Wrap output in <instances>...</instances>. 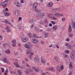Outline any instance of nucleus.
I'll return each mask as SVG.
<instances>
[{
	"instance_id": "nucleus-1",
	"label": "nucleus",
	"mask_w": 75,
	"mask_h": 75,
	"mask_svg": "<svg viewBox=\"0 0 75 75\" xmlns=\"http://www.w3.org/2000/svg\"><path fill=\"white\" fill-rule=\"evenodd\" d=\"M38 6V4H37V3H35L33 6V9L35 12H36V13H39L40 12V10L36 8H37V7Z\"/></svg>"
},
{
	"instance_id": "nucleus-2",
	"label": "nucleus",
	"mask_w": 75,
	"mask_h": 75,
	"mask_svg": "<svg viewBox=\"0 0 75 75\" xmlns=\"http://www.w3.org/2000/svg\"><path fill=\"white\" fill-rule=\"evenodd\" d=\"M27 44H28L27 43H25L24 45L25 47L26 48H30V47H32V45L29 42H28Z\"/></svg>"
},
{
	"instance_id": "nucleus-3",
	"label": "nucleus",
	"mask_w": 75,
	"mask_h": 75,
	"mask_svg": "<svg viewBox=\"0 0 75 75\" xmlns=\"http://www.w3.org/2000/svg\"><path fill=\"white\" fill-rule=\"evenodd\" d=\"M75 56V52L74 51H73L71 52L70 55V58H74Z\"/></svg>"
},
{
	"instance_id": "nucleus-4",
	"label": "nucleus",
	"mask_w": 75,
	"mask_h": 75,
	"mask_svg": "<svg viewBox=\"0 0 75 75\" xmlns=\"http://www.w3.org/2000/svg\"><path fill=\"white\" fill-rule=\"evenodd\" d=\"M21 40L23 42H26L28 41V38H21Z\"/></svg>"
},
{
	"instance_id": "nucleus-5",
	"label": "nucleus",
	"mask_w": 75,
	"mask_h": 75,
	"mask_svg": "<svg viewBox=\"0 0 75 75\" xmlns=\"http://www.w3.org/2000/svg\"><path fill=\"white\" fill-rule=\"evenodd\" d=\"M14 64L17 68H21L22 69H24V67H20V66L19 65V64L17 63V62H14Z\"/></svg>"
},
{
	"instance_id": "nucleus-6",
	"label": "nucleus",
	"mask_w": 75,
	"mask_h": 75,
	"mask_svg": "<svg viewBox=\"0 0 75 75\" xmlns=\"http://www.w3.org/2000/svg\"><path fill=\"white\" fill-rule=\"evenodd\" d=\"M33 70L31 69H26V71H25V74L26 75H28L29 73H30V72H32Z\"/></svg>"
},
{
	"instance_id": "nucleus-7",
	"label": "nucleus",
	"mask_w": 75,
	"mask_h": 75,
	"mask_svg": "<svg viewBox=\"0 0 75 75\" xmlns=\"http://www.w3.org/2000/svg\"><path fill=\"white\" fill-rule=\"evenodd\" d=\"M45 69L46 71L50 70V71H55V69H54V68L52 67H51L48 68H46Z\"/></svg>"
},
{
	"instance_id": "nucleus-8",
	"label": "nucleus",
	"mask_w": 75,
	"mask_h": 75,
	"mask_svg": "<svg viewBox=\"0 0 75 75\" xmlns=\"http://www.w3.org/2000/svg\"><path fill=\"white\" fill-rule=\"evenodd\" d=\"M48 16L50 18H52L53 20H57V18L54 17L52 14H48Z\"/></svg>"
},
{
	"instance_id": "nucleus-9",
	"label": "nucleus",
	"mask_w": 75,
	"mask_h": 75,
	"mask_svg": "<svg viewBox=\"0 0 75 75\" xmlns=\"http://www.w3.org/2000/svg\"><path fill=\"white\" fill-rule=\"evenodd\" d=\"M7 4L5 3L4 2L1 3V6H2L3 7H6V6H7Z\"/></svg>"
},
{
	"instance_id": "nucleus-10",
	"label": "nucleus",
	"mask_w": 75,
	"mask_h": 75,
	"mask_svg": "<svg viewBox=\"0 0 75 75\" xmlns=\"http://www.w3.org/2000/svg\"><path fill=\"white\" fill-rule=\"evenodd\" d=\"M32 42L34 44H35L36 43H37L38 42V40H37V39H33L32 40Z\"/></svg>"
},
{
	"instance_id": "nucleus-11",
	"label": "nucleus",
	"mask_w": 75,
	"mask_h": 75,
	"mask_svg": "<svg viewBox=\"0 0 75 75\" xmlns=\"http://www.w3.org/2000/svg\"><path fill=\"white\" fill-rule=\"evenodd\" d=\"M3 61L4 62H7V64H10V62H9L7 61V59L6 57H5L3 59Z\"/></svg>"
},
{
	"instance_id": "nucleus-12",
	"label": "nucleus",
	"mask_w": 75,
	"mask_h": 75,
	"mask_svg": "<svg viewBox=\"0 0 75 75\" xmlns=\"http://www.w3.org/2000/svg\"><path fill=\"white\" fill-rule=\"evenodd\" d=\"M48 7H52L53 6V3L52 2H50L49 4H47Z\"/></svg>"
},
{
	"instance_id": "nucleus-13",
	"label": "nucleus",
	"mask_w": 75,
	"mask_h": 75,
	"mask_svg": "<svg viewBox=\"0 0 75 75\" xmlns=\"http://www.w3.org/2000/svg\"><path fill=\"white\" fill-rule=\"evenodd\" d=\"M15 5L17 7H20L21 6L20 5V4L18 3V2H15Z\"/></svg>"
},
{
	"instance_id": "nucleus-14",
	"label": "nucleus",
	"mask_w": 75,
	"mask_h": 75,
	"mask_svg": "<svg viewBox=\"0 0 75 75\" xmlns=\"http://www.w3.org/2000/svg\"><path fill=\"white\" fill-rule=\"evenodd\" d=\"M8 45V44L7 43H5L3 44V47L4 48H7V47Z\"/></svg>"
},
{
	"instance_id": "nucleus-15",
	"label": "nucleus",
	"mask_w": 75,
	"mask_h": 75,
	"mask_svg": "<svg viewBox=\"0 0 75 75\" xmlns=\"http://www.w3.org/2000/svg\"><path fill=\"white\" fill-rule=\"evenodd\" d=\"M68 31L69 33H71L72 32V28L71 27V26L70 25L69 27L68 28Z\"/></svg>"
},
{
	"instance_id": "nucleus-16",
	"label": "nucleus",
	"mask_w": 75,
	"mask_h": 75,
	"mask_svg": "<svg viewBox=\"0 0 75 75\" xmlns=\"http://www.w3.org/2000/svg\"><path fill=\"white\" fill-rule=\"evenodd\" d=\"M69 68L71 70L73 68V67L72 66V63L70 62L69 65Z\"/></svg>"
},
{
	"instance_id": "nucleus-17",
	"label": "nucleus",
	"mask_w": 75,
	"mask_h": 75,
	"mask_svg": "<svg viewBox=\"0 0 75 75\" xmlns=\"http://www.w3.org/2000/svg\"><path fill=\"white\" fill-rule=\"evenodd\" d=\"M6 31L8 33H9L10 31V28H9V27H8V26H6Z\"/></svg>"
},
{
	"instance_id": "nucleus-18",
	"label": "nucleus",
	"mask_w": 75,
	"mask_h": 75,
	"mask_svg": "<svg viewBox=\"0 0 75 75\" xmlns=\"http://www.w3.org/2000/svg\"><path fill=\"white\" fill-rule=\"evenodd\" d=\"M52 28L53 31H56V30L57 29V26L56 25H54L53 26Z\"/></svg>"
},
{
	"instance_id": "nucleus-19",
	"label": "nucleus",
	"mask_w": 75,
	"mask_h": 75,
	"mask_svg": "<svg viewBox=\"0 0 75 75\" xmlns=\"http://www.w3.org/2000/svg\"><path fill=\"white\" fill-rule=\"evenodd\" d=\"M39 16L41 18L43 17L44 16V14L43 13H40L39 14Z\"/></svg>"
},
{
	"instance_id": "nucleus-20",
	"label": "nucleus",
	"mask_w": 75,
	"mask_h": 75,
	"mask_svg": "<svg viewBox=\"0 0 75 75\" xmlns=\"http://www.w3.org/2000/svg\"><path fill=\"white\" fill-rule=\"evenodd\" d=\"M63 57L64 58H69V56L67 54H63Z\"/></svg>"
},
{
	"instance_id": "nucleus-21",
	"label": "nucleus",
	"mask_w": 75,
	"mask_h": 75,
	"mask_svg": "<svg viewBox=\"0 0 75 75\" xmlns=\"http://www.w3.org/2000/svg\"><path fill=\"white\" fill-rule=\"evenodd\" d=\"M59 13L58 12H56L54 13V15L56 17H59Z\"/></svg>"
},
{
	"instance_id": "nucleus-22",
	"label": "nucleus",
	"mask_w": 75,
	"mask_h": 75,
	"mask_svg": "<svg viewBox=\"0 0 75 75\" xmlns=\"http://www.w3.org/2000/svg\"><path fill=\"white\" fill-rule=\"evenodd\" d=\"M72 27L74 28H75V22H74L72 24Z\"/></svg>"
},
{
	"instance_id": "nucleus-23",
	"label": "nucleus",
	"mask_w": 75,
	"mask_h": 75,
	"mask_svg": "<svg viewBox=\"0 0 75 75\" xmlns=\"http://www.w3.org/2000/svg\"><path fill=\"white\" fill-rule=\"evenodd\" d=\"M44 35L45 38H47V37H48V33H45Z\"/></svg>"
},
{
	"instance_id": "nucleus-24",
	"label": "nucleus",
	"mask_w": 75,
	"mask_h": 75,
	"mask_svg": "<svg viewBox=\"0 0 75 75\" xmlns=\"http://www.w3.org/2000/svg\"><path fill=\"white\" fill-rule=\"evenodd\" d=\"M12 43L13 44H17V42L16 40H13L11 41Z\"/></svg>"
},
{
	"instance_id": "nucleus-25",
	"label": "nucleus",
	"mask_w": 75,
	"mask_h": 75,
	"mask_svg": "<svg viewBox=\"0 0 75 75\" xmlns=\"http://www.w3.org/2000/svg\"><path fill=\"white\" fill-rule=\"evenodd\" d=\"M41 61L42 63L43 64H44L46 63V61H45V59L42 60Z\"/></svg>"
},
{
	"instance_id": "nucleus-26",
	"label": "nucleus",
	"mask_w": 75,
	"mask_h": 75,
	"mask_svg": "<svg viewBox=\"0 0 75 75\" xmlns=\"http://www.w3.org/2000/svg\"><path fill=\"white\" fill-rule=\"evenodd\" d=\"M18 73L19 75H21L22 74V73H21V70H19L18 71Z\"/></svg>"
},
{
	"instance_id": "nucleus-27",
	"label": "nucleus",
	"mask_w": 75,
	"mask_h": 75,
	"mask_svg": "<svg viewBox=\"0 0 75 75\" xmlns=\"http://www.w3.org/2000/svg\"><path fill=\"white\" fill-rule=\"evenodd\" d=\"M34 60L35 61H38L39 60V59H38V58L36 57L35 58H34Z\"/></svg>"
},
{
	"instance_id": "nucleus-28",
	"label": "nucleus",
	"mask_w": 75,
	"mask_h": 75,
	"mask_svg": "<svg viewBox=\"0 0 75 75\" xmlns=\"http://www.w3.org/2000/svg\"><path fill=\"white\" fill-rule=\"evenodd\" d=\"M5 53H7V54H10V51L9 50H6L5 52Z\"/></svg>"
},
{
	"instance_id": "nucleus-29",
	"label": "nucleus",
	"mask_w": 75,
	"mask_h": 75,
	"mask_svg": "<svg viewBox=\"0 0 75 75\" xmlns=\"http://www.w3.org/2000/svg\"><path fill=\"white\" fill-rule=\"evenodd\" d=\"M54 58L55 60V61H56L57 62H58V57H57V56L55 57Z\"/></svg>"
},
{
	"instance_id": "nucleus-30",
	"label": "nucleus",
	"mask_w": 75,
	"mask_h": 75,
	"mask_svg": "<svg viewBox=\"0 0 75 75\" xmlns=\"http://www.w3.org/2000/svg\"><path fill=\"white\" fill-rule=\"evenodd\" d=\"M40 24H41L42 25H44V23L43 21H41L40 22Z\"/></svg>"
},
{
	"instance_id": "nucleus-31",
	"label": "nucleus",
	"mask_w": 75,
	"mask_h": 75,
	"mask_svg": "<svg viewBox=\"0 0 75 75\" xmlns=\"http://www.w3.org/2000/svg\"><path fill=\"white\" fill-rule=\"evenodd\" d=\"M25 66L27 67H28V68H30L31 66H30V65L28 64V63H26L25 64Z\"/></svg>"
},
{
	"instance_id": "nucleus-32",
	"label": "nucleus",
	"mask_w": 75,
	"mask_h": 75,
	"mask_svg": "<svg viewBox=\"0 0 75 75\" xmlns=\"http://www.w3.org/2000/svg\"><path fill=\"white\" fill-rule=\"evenodd\" d=\"M33 37H34V38H38V37L37 36V35H36V34H34L33 35Z\"/></svg>"
},
{
	"instance_id": "nucleus-33",
	"label": "nucleus",
	"mask_w": 75,
	"mask_h": 75,
	"mask_svg": "<svg viewBox=\"0 0 75 75\" xmlns=\"http://www.w3.org/2000/svg\"><path fill=\"white\" fill-rule=\"evenodd\" d=\"M60 69L61 71L63 70L64 69V66L62 65L60 67Z\"/></svg>"
},
{
	"instance_id": "nucleus-34",
	"label": "nucleus",
	"mask_w": 75,
	"mask_h": 75,
	"mask_svg": "<svg viewBox=\"0 0 75 75\" xmlns=\"http://www.w3.org/2000/svg\"><path fill=\"white\" fill-rule=\"evenodd\" d=\"M72 45H69L68 46V49H69V50H70L71 49H72Z\"/></svg>"
},
{
	"instance_id": "nucleus-35",
	"label": "nucleus",
	"mask_w": 75,
	"mask_h": 75,
	"mask_svg": "<svg viewBox=\"0 0 75 75\" xmlns=\"http://www.w3.org/2000/svg\"><path fill=\"white\" fill-rule=\"evenodd\" d=\"M35 30L36 31H39V29L37 27H35Z\"/></svg>"
},
{
	"instance_id": "nucleus-36",
	"label": "nucleus",
	"mask_w": 75,
	"mask_h": 75,
	"mask_svg": "<svg viewBox=\"0 0 75 75\" xmlns=\"http://www.w3.org/2000/svg\"><path fill=\"white\" fill-rule=\"evenodd\" d=\"M40 69H38V68H36V70H35V72H39V71H40Z\"/></svg>"
},
{
	"instance_id": "nucleus-37",
	"label": "nucleus",
	"mask_w": 75,
	"mask_h": 75,
	"mask_svg": "<svg viewBox=\"0 0 75 75\" xmlns=\"http://www.w3.org/2000/svg\"><path fill=\"white\" fill-rule=\"evenodd\" d=\"M28 36L29 38H31L32 37L31 35V33H28Z\"/></svg>"
},
{
	"instance_id": "nucleus-38",
	"label": "nucleus",
	"mask_w": 75,
	"mask_h": 75,
	"mask_svg": "<svg viewBox=\"0 0 75 75\" xmlns=\"http://www.w3.org/2000/svg\"><path fill=\"white\" fill-rule=\"evenodd\" d=\"M30 54L31 56H33V55L34 54V53L33 52H30Z\"/></svg>"
},
{
	"instance_id": "nucleus-39",
	"label": "nucleus",
	"mask_w": 75,
	"mask_h": 75,
	"mask_svg": "<svg viewBox=\"0 0 75 75\" xmlns=\"http://www.w3.org/2000/svg\"><path fill=\"white\" fill-rule=\"evenodd\" d=\"M4 23H5V24H8V21L5 20L4 21Z\"/></svg>"
},
{
	"instance_id": "nucleus-40",
	"label": "nucleus",
	"mask_w": 75,
	"mask_h": 75,
	"mask_svg": "<svg viewBox=\"0 0 75 75\" xmlns=\"http://www.w3.org/2000/svg\"><path fill=\"white\" fill-rule=\"evenodd\" d=\"M64 16V14H59V17H63Z\"/></svg>"
},
{
	"instance_id": "nucleus-41",
	"label": "nucleus",
	"mask_w": 75,
	"mask_h": 75,
	"mask_svg": "<svg viewBox=\"0 0 75 75\" xmlns=\"http://www.w3.org/2000/svg\"><path fill=\"white\" fill-rule=\"evenodd\" d=\"M1 70L2 71V72L3 73V72H4V68H3V67H1Z\"/></svg>"
},
{
	"instance_id": "nucleus-42",
	"label": "nucleus",
	"mask_w": 75,
	"mask_h": 75,
	"mask_svg": "<svg viewBox=\"0 0 75 75\" xmlns=\"http://www.w3.org/2000/svg\"><path fill=\"white\" fill-rule=\"evenodd\" d=\"M65 53H66V54H69V51L68 50H66L65 51Z\"/></svg>"
},
{
	"instance_id": "nucleus-43",
	"label": "nucleus",
	"mask_w": 75,
	"mask_h": 75,
	"mask_svg": "<svg viewBox=\"0 0 75 75\" xmlns=\"http://www.w3.org/2000/svg\"><path fill=\"white\" fill-rule=\"evenodd\" d=\"M47 31H51V29L50 28H47Z\"/></svg>"
},
{
	"instance_id": "nucleus-44",
	"label": "nucleus",
	"mask_w": 75,
	"mask_h": 75,
	"mask_svg": "<svg viewBox=\"0 0 75 75\" xmlns=\"http://www.w3.org/2000/svg\"><path fill=\"white\" fill-rule=\"evenodd\" d=\"M65 20V18L64 17H62V21H64Z\"/></svg>"
},
{
	"instance_id": "nucleus-45",
	"label": "nucleus",
	"mask_w": 75,
	"mask_h": 75,
	"mask_svg": "<svg viewBox=\"0 0 75 75\" xmlns=\"http://www.w3.org/2000/svg\"><path fill=\"white\" fill-rule=\"evenodd\" d=\"M4 14L6 16H7V17L9 16V14H8V13H7V12Z\"/></svg>"
},
{
	"instance_id": "nucleus-46",
	"label": "nucleus",
	"mask_w": 75,
	"mask_h": 75,
	"mask_svg": "<svg viewBox=\"0 0 75 75\" xmlns=\"http://www.w3.org/2000/svg\"><path fill=\"white\" fill-rule=\"evenodd\" d=\"M17 14L18 15V16H19V15H20V11H17Z\"/></svg>"
},
{
	"instance_id": "nucleus-47",
	"label": "nucleus",
	"mask_w": 75,
	"mask_h": 75,
	"mask_svg": "<svg viewBox=\"0 0 75 75\" xmlns=\"http://www.w3.org/2000/svg\"><path fill=\"white\" fill-rule=\"evenodd\" d=\"M73 36V34L71 33L69 34V37H71V38Z\"/></svg>"
},
{
	"instance_id": "nucleus-48",
	"label": "nucleus",
	"mask_w": 75,
	"mask_h": 75,
	"mask_svg": "<svg viewBox=\"0 0 75 75\" xmlns=\"http://www.w3.org/2000/svg\"><path fill=\"white\" fill-rule=\"evenodd\" d=\"M31 52L30 51H28L26 53L28 55V54H30V53Z\"/></svg>"
},
{
	"instance_id": "nucleus-49",
	"label": "nucleus",
	"mask_w": 75,
	"mask_h": 75,
	"mask_svg": "<svg viewBox=\"0 0 75 75\" xmlns=\"http://www.w3.org/2000/svg\"><path fill=\"white\" fill-rule=\"evenodd\" d=\"M11 73L12 74H16V72L15 71H11Z\"/></svg>"
},
{
	"instance_id": "nucleus-50",
	"label": "nucleus",
	"mask_w": 75,
	"mask_h": 75,
	"mask_svg": "<svg viewBox=\"0 0 75 75\" xmlns=\"http://www.w3.org/2000/svg\"><path fill=\"white\" fill-rule=\"evenodd\" d=\"M3 13H4V14H5L6 13H7V12H6V10H5V9H4V10H3Z\"/></svg>"
},
{
	"instance_id": "nucleus-51",
	"label": "nucleus",
	"mask_w": 75,
	"mask_h": 75,
	"mask_svg": "<svg viewBox=\"0 0 75 75\" xmlns=\"http://www.w3.org/2000/svg\"><path fill=\"white\" fill-rule=\"evenodd\" d=\"M12 46L13 47H16V44H13L12 45Z\"/></svg>"
},
{
	"instance_id": "nucleus-52",
	"label": "nucleus",
	"mask_w": 75,
	"mask_h": 75,
	"mask_svg": "<svg viewBox=\"0 0 75 75\" xmlns=\"http://www.w3.org/2000/svg\"><path fill=\"white\" fill-rule=\"evenodd\" d=\"M25 61H26V62H28V59L27 58H25Z\"/></svg>"
},
{
	"instance_id": "nucleus-53",
	"label": "nucleus",
	"mask_w": 75,
	"mask_h": 75,
	"mask_svg": "<svg viewBox=\"0 0 75 75\" xmlns=\"http://www.w3.org/2000/svg\"><path fill=\"white\" fill-rule=\"evenodd\" d=\"M57 9H54L52 10V11L53 12H55V11H57Z\"/></svg>"
},
{
	"instance_id": "nucleus-54",
	"label": "nucleus",
	"mask_w": 75,
	"mask_h": 75,
	"mask_svg": "<svg viewBox=\"0 0 75 75\" xmlns=\"http://www.w3.org/2000/svg\"><path fill=\"white\" fill-rule=\"evenodd\" d=\"M8 24H9V25H11V26H13V25H12L11 23H10V22H8Z\"/></svg>"
},
{
	"instance_id": "nucleus-55",
	"label": "nucleus",
	"mask_w": 75,
	"mask_h": 75,
	"mask_svg": "<svg viewBox=\"0 0 75 75\" xmlns=\"http://www.w3.org/2000/svg\"><path fill=\"white\" fill-rule=\"evenodd\" d=\"M18 54H19V53L17 52H15V55H18Z\"/></svg>"
},
{
	"instance_id": "nucleus-56",
	"label": "nucleus",
	"mask_w": 75,
	"mask_h": 75,
	"mask_svg": "<svg viewBox=\"0 0 75 75\" xmlns=\"http://www.w3.org/2000/svg\"><path fill=\"white\" fill-rule=\"evenodd\" d=\"M4 2L5 3H8V0H5Z\"/></svg>"
},
{
	"instance_id": "nucleus-57",
	"label": "nucleus",
	"mask_w": 75,
	"mask_h": 75,
	"mask_svg": "<svg viewBox=\"0 0 75 75\" xmlns=\"http://www.w3.org/2000/svg\"><path fill=\"white\" fill-rule=\"evenodd\" d=\"M51 23L52 24H55V22L54 21H52L51 22Z\"/></svg>"
},
{
	"instance_id": "nucleus-58",
	"label": "nucleus",
	"mask_w": 75,
	"mask_h": 75,
	"mask_svg": "<svg viewBox=\"0 0 75 75\" xmlns=\"http://www.w3.org/2000/svg\"><path fill=\"white\" fill-rule=\"evenodd\" d=\"M69 44L68 43H66L65 44V46H69Z\"/></svg>"
},
{
	"instance_id": "nucleus-59",
	"label": "nucleus",
	"mask_w": 75,
	"mask_h": 75,
	"mask_svg": "<svg viewBox=\"0 0 75 75\" xmlns=\"http://www.w3.org/2000/svg\"><path fill=\"white\" fill-rule=\"evenodd\" d=\"M21 20H22V18H21V17H19L18 20H19V21H21Z\"/></svg>"
},
{
	"instance_id": "nucleus-60",
	"label": "nucleus",
	"mask_w": 75,
	"mask_h": 75,
	"mask_svg": "<svg viewBox=\"0 0 75 75\" xmlns=\"http://www.w3.org/2000/svg\"><path fill=\"white\" fill-rule=\"evenodd\" d=\"M36 67H33V70H34L35 71V70L36 69Z\"/></svg>"
},
{
	"instance_id": "nucleus-61",
	"label": "nucleus",
	"mask_w": 75,
	"mask_h": 75,
	"mask_svg": "<svg viewBox=\"0 0 75 75\" xmlns=\"http://www.w3.org/2000/svg\"><path fill=\"white\" fill-rule=\"evenodd\" d=\"M33 19H31L29 21L30 23H33Z\"/></svg>"
},
{
	"instance_id": "nucleus-62",
	"label": "nucleus",
	"mask_w": 75,
	"mask_h": 75,
	"mask_svg": "<svg viewBox=\"0 0 75 75\" xmlns=\"http://www.w3.org/2000/svg\"><path fill=\"white\" fill-rule=\"evenodd\" d=\"M21 1V3H24V0H20Z\"/></svg>"
},
{
	"instance_id": "nucleus-63",
	"label": "nucleus",
	"mask_w": 75,
	"mask_h": 75,
	"mask_svg": "<svg viewBox=\"0 0 75 75\" xmlns=\"http://www.w3.org/2000/svg\"><path fill=\"white\" fill-rule=\"evenodd\" d=\"M67 41H69V38H67L66 39Z\"/></svg>"
},
{
	"instance_id": "nucleus-64",
	"label": "nucleus",
	"mask_w": 75,
	"mask_h": 75,
	"mask_svg": "<svg viewBox=\"0 0 75 75\" xmlns=\"http://www.w3.org/2000/svg\"><path fill=\"white\" fill-rule=\"evenodd\" d=\"M5 10L6 11H8V8H6Z\"/></svg>"
}]
</instances>
